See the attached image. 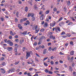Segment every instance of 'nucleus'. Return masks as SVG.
<instances>
[{
	"label": "nucleus",
	"instance_id": "nucleus-11",
	"mask_svg": "<svg viewBox=\"0 0 76 76\" xmlns=\"http://www.w3.org/2000/svg\"><path fill=\"white\" fill-rule=\"evenodd\" d=\"M27 34V31H24L22 33V34L24 35H26Z\"/></svg>",
	"mask_w": 76,
	"mask_h": 76
},
{
	"label": "nucleus",
	"instance_id": "nucleus-3",
	"mask_svg": "<svg viewBox=\"0 0 76 76\" xmlns=\"http://www.w3.org/2000/svg\"><path fill=\"white\" fill-rule=\"evenodd\" d=\"M35 29V31H36L35 33H37L39 31V30H38V26H36L34 27Z\"/></svg>",
	"mask_w": 76,
	"mask_h": 76
},
{
	"label": "nucleus",
	"instance_id": "nucleus-52",
	"mask_svg": "<svg viewBox=\"0 0 76 76\" xmlns=\"http://www.w3.org/2000/svg\"><path fill=\"white\" fill-rule=\"evenodd\" d=\"M37 45V42H35L34 43V45Z\"/></svg>",
	"mask_w": 76,
	"mask_h": 76
},
{
	"label": "nucleus",
	"instance_id": "nucleus-59",
	"mask_svg": "<svg viewBox=\"0 0 76 76\" xmlns=\"http://www.w3.org/2000/svg\"><path fill=\"white\" fill-rule=\"evenodd\" d=\"M34 7L35 8V9H37V5H35L34 6Z\"/></svg>",
	"mask_w": 76,
	"mask_h": 76
},
{
	"label": "nucleus",
	"instance_id": "nucleus-64",
	"mask_svg": "<svg viewBox=\"0 0 76 76\" xmlns=\"http://www.w3.org/2000/svg\"><path fill=\"white\" fill-rule=\"evenodd\" d=\"M72 34H76V33H75V32H72Z\"/></svg>",
	"mask_w": 76,
	"mask_h": 76
},
{
	"label": "nucleus",
	"instance_id": "nucleus-9",
	"mask_svg": "<svg viewBox=\"0 0 76 76\" xmlns=\"http://www.w3.org/2000/svg\"><path fill=\"white\" fill-rule=\"evenodd\" d=\"M74 54H75V52L73 50L72 51L70 52V55H71V56H73Z\"/></svg>",
	"mask_w": 76,
	"mask_h": 76
},
{
	"label": "nucleus",
	"instance_id": "nucleus-51",
	"mask_svg": "<svg viewBox=\"0 0 76 76\" xmlns=\"http://www.w3.org/2000/svg\"><path fill=\"white\" fill-rule=\"evenodd\" d=\"M15 38H18V35H16L15 36Z\"/></svg>",
	"mask_w": 76,
	"mask_h": 76
},
{
	"label": "nucleus",
	"instance_id": "nucleus-8",
	"mask_svg": "<svg viewBox=\"0 0 76 76\" xmlns=\"http://www.w3.org/2000/svg\"><path fill=\"white\" fill-rule=\"evenodd\" d=\"M10 35H12V36H14V35H16V33H15V32L13 33L12 31H10Z\"/></svg>",
	"mask_w": 76,
	"mask_h": 76
},
{
	"label": "nucleus",
	"instance_id": "nucleus-37",
	"mask_svg": "<svg viewBox=\"0 0 76 76\" xmlns=\"http://www.w3.org/2000/svg\"><path fill=\"white\" fill-rule=\"evenodd\" d=\"M40 31H41V32H44V28H42L40 30Z\"/></svg>",
	"mask_w": 76,
	"mask_h": 76
},
{
	"label": "nucleus",
	"instance_id": "nucleus-61",
	"mask_svg": "<svg viewBox=\"0 0 76 76\" xmlns=\"http://www.w3.org/2000/svg\"><path fill=\"white\" fill-rule=\"evenodd\" d=\"M70 44H71V45H73V42H70Z\"/></svg>",
	"mask_w": 76,
	"mask_h": 76
},
{
	"label": "nucleus",
	"instance_id": "nucleus-42",
	"mask_svg": "<svg viewBox=\"0 0 76 76\" xmlns=\"http://www.w3.org/2000/svg\"><path fill=\"white\" fill-rule=\"evenodd\" d=\"M12 38V36H10L9 37V39H11Z\"/></svg>",
	"mask_w": 76,
	"mask_h": 76
},
{
	"label": "nucleus",
	"instance_id": "nucleus-46",
	"mask_svg": "<svg viewBox=\"0 0 76 76\" xmlns=\"http://www.w3.org/2000/svg\"><path fill=\"white\" fill-rule=\"evenodd\" d=\"M15 41H16V42H19V39H16L15 40Z\"/></svg>",
	"mask_w": 76,
	"mask_h": 76
},
{
	"label": "nucleus",
	"instance_id": "nucleus-45",
	"mask_svg": "<svg viewBox=\"0 0 76 76\" xmlns=\"http://www.w3.org/2000/svg\"><path fill=\"white\" fill-rule=\"evenodd\" d=\"M62 37L63 38H66V37H67L66 36H62Z\"/></svg>",
	"mask_w": 76,
	"mask_h": 76
},
{
	"label": "nucleus",
	"instance_id": "nucleus-6",
	"mask_svg": "<svg viewBox=\"0 0 76 76\" xmlns=\"http://www.w3.org/2000/svg\"><path fill=\"white\" fill-rule=\"evenodd\" d=\"M34 14L29 13L28 14V17H29L30 16H31L32 17H34Z\"/></svg>",
	"mask_w": 76,
	"mask_h": 76
},
{
	"label": "nucleus",
	"instance_id": "nucleus-22",
	"mask_svg": "<svg viewBox=\"0 0 76 76\" xmlns=\"http://www.w3.org/2000/svg\"><path fill=\"white\" fill-rule=\"evenodd\" d=\"M25 12H27L28 11V7H26L25 9Z\"/></svg>",
	"mask_w": 76,
	"mask_h": 76
},
{
	"label": "nucleus",
	"instance_id": "nucleus-40",
	"mask_svg": "<svg viewBox=\"0 0 76 76\" xmlns=\"http://www.w3.org/2000/svg\"><path fill=\"white\" fill-rule=\"evenodd\" d=\"M54 49H52V51H54V50H57V48L55 47L53 48Z\"/></svg>",
	"mask_w": 76,
	"mask_h": 76
},
{
	"label": "nucleus",
	"instance_id": "nucleus-49",
	"mask_svg": "<svg viewBox=\"0 0 76 76\" xmlns=\"http://www.w3.org/2000/svg\"><path fill=\"white\" fill-rule=\"evenodd\" d=\"M23 51H25V48L23 47Z\"/></svg>",
	"mask_w": 76,
	"mask_h": 76
},
{
	"label": "nucleus",
	"instance_id": "nucleus-20",
	"mask_svg": "<svg viewBox=\"0 0 76 76\" xmlns=\"http://www.w3.org/2000/svg\"><path fill=\"white\" fill-rule=\"evenodd\" d=\"M45 71L46 73H48L49 71L48 70V69H45Z\"/></svg>",
	"mask_w": 76,
	"mask_h": 76
},
{
	"label": "nucleus",
	"instance_id": "nucleus-31",
	"mask_svg": "<svg viewBox=\"0 0 76 76\" xmlns=\"http://www.w3.org/2000/svg\"><path fill=\"white\" fill-rule=\"evenodd\" d=\"M63 20V17H61L60 18H59L58 21H60L61 20Z\"/></svg>",
	"mask_w": 76,
	"mask_h": 76
},
{
	"label": "nucleus",
	"instance_id": "nucleus-38",
	"mask_svg": "<svg viewBox=\"0 0 76 76\" xmlns=\"http://www.w3.org/2000/svg\"><path fill=\"white\" fill-rule=\"evenodd\" d=\"M72 24H73V23H72V22H70L68 24V25H72Z\"/></svg>",
	"mask_w": 76,
	"mask_h": 76
},
{
	"label": "nucleus",
	"instance_id": "nucleus-28",
	"mask_svg": "<svg viewBox=\"0 0 76 76\" xmlns=\"http://www.w3.org/2000/svg\"><path fill=\"white\" fill-rule=\"evenodd\" d=\"M66 35L68 37H70L71 36V35H70V34H66Z\"/></svg>",
	"mask_w": 76,
	"mask_h": 76
},
{
	"label": "nucleus",
	"instance_id": "nucleus-41",
	"mask_svg": "<svg viewBox=\"0 0 76 76\" xmlns=\"http://www.w3.org/2000/svg\"><path fill=\"white\" fill-rule=\"evenodd\" d=\"M50 64H52V65H53V64H54V62H53V61H51L50 62Z\"/></svg>",
	"mask_w": 76,
	"mask_h": 76
},
{
	"label": "nucleus",
	"instance_id": "nucleus-24",
	"mask_svg": "<svg viewBox=\"0 0 76 76\" xmlns=\"http://www.w3.org/2000/svg\"><path fill=\"white\" fill-rule=\"evenodd\" d=\"M35 17H33L31 19V20H32V21H34L35 20Z\"/></svg>",
	"mask_w": 76,
	"mask_h": 76
},
{
	"label": "nucleus",
	"instance_id": "nucleus-30",
	"mask_svg": "<svg viewBox=\"0 0 76 76\" xmlns=\"http://www.w3.org/2000/svg\"><path fill=\"white\" fill-rule=\"evenodd\" d=\"M73 75L74 76H76V72H73Z\"/></svg>",
	"mask_w": 76,
	"mask_h": 76
},
{
	"label": "nucleus",
	"instance_id": "nucleus-57",
	"mask_svg": "<svg viewBox=\"0 0 76 76\" xmlns=\"http://www.w3.org/2000/svg\"><path fill=\"white\" fill-rule=\"evenodd\" d=\"M2 66H4V65H5V63L4 62H3L2 63Z\"/></svg>",
	"mask_w": 76,
	"mask_h": 76
},
{
	"label": "nucleus",
	"instance_id": "nucleus-23",
	"mask_svg": "<svg viewBox=\"0 0 76 76\" xmlns=\"http://www.w3.org/2000/svg\"><path fill=\"white\" fill-rule=\"evenodd\" d=\"M67 4L68 6H70V1H67Z\"/></svg>",
	"mask_w": 76,
	"mask_h": 76
},
{
	"label": "nucleus",
	"instance_id": "nucleus-26",
	"mask_svg": "<svg viewBox=\"0 0 76 76\" xmlns=\"http://www.w3.org/2000/svg\"><path fill=\"white\" fill-rule=\"evenodd\" d=\"M49 74H50V75H52V74H53V72L51 71H49L48 72Z\"/></svg>",
	"mask_w": 76,
	"mask_h": 76
},
{
	"label": "nucleus",
	"instance_id": "nucleus-18",
	"mask_svg": "<svg viewBox=\"0 0 76 76\" xmlns=\"http://www.w3.org/2000/svg\"><path fill=\"white\" fill-rule=\"evenodd\" d=\"M44 16V15H42L40 17V19L41 20H42L43 19V17Z\"/></svg>",
	"mask_w": 76,
	"mask_h": 76
},
{
	"label": "nucleus",
	"instance_id": "nucleus-33",
	"mask_svg": "<svg viewBox=\"0 0 76 76\" xmlns=\"http://www.w3.org/2000/svg\"><path fill=\"white\" fill-rule=\"evenodd\" d=\"M4 59V57H2L0 58V60H1V61H3V60Z\"/></svg>",
	"mask_w": 76,
	"mask_h": 76
},
{
	"label": "nucleus",
	"instance_id": "nucleus-53",
	"mask_svg": "<svg viewBox=\"0 0 76 76\" xmlns=\"http://www.w3.org/2000/svg\"><path fill=\"white\" fill-rule=\"evenodd\" d=\"M39 47H37L36 48V50H38V49H39Z\"/></svg>",
	"mask_w": 76,
	"mask_h": 76
},
{
	"label": "nucleus",
	"instance_id": "nucleus-55",
	"mask_svg": "<svg viewBox=\"0 0 76 76\" xmlns=\"http://www.w3.org/2000/svg\"><path fill=\"white\" fill-rule=\"evenodd\" d=\"M4 2H5V0L2 1V2H1V3L3 4V3H4Z\"/></svg>",
	"mask_w": 76,
	"mask_h": 76
},
{
	"label": "nucleus",
	"instance_id": "nucleus-29",
	"mask_svg": "<svg viewBox=\"0 0 76 76\" xmlns=\"http://www.w3.org/2000/svg\"><path fill=\"white\" fill-rule=\"evenodd\" d=\"M75 64L73 62L72 63V67H74V66H75Z\"/></svg>",
	"mask_w": 76,
	"mask_h": 76
},
{
	"label": "nucleus",
	"instance_id": "nucleus-50",
	"mask_svg": "<svg viewBox=\"0 0 76 76\" xmlns=\"http://www.w3.org/2000/svg\"><path fill=\"white\" fill-rule=\"evenodd\" d=\"M34 37V36H32V37H31V40L32 41V39H33V38Z\"/></svg>",
	"mask_w": 76,
	"mask_h": 76
},
{
	"label": "nucleus",
	"instance_id": "nucleus-4",
	"mask_svg": "<svg viewBox=\"0 0 76 76\" xmlns=\"http://www.w3.org/2000/svg\"><path fill=\"white\" fill-rule=\"evenodd\" d=\"M7 50L9 51H11L13 50V48L12 47H9L7 48Z\"/></svg>",
	"mask_w": 76,
	"mask_h": 76
},
{
	"label": "nucleus",
	"instance_id": "nucleus-27",
	"mask_svg": "<svg viewBox=\"0 0 76 76\" xmlns=\"http://www.w3.org/2000/svg\"><path fill=\"white\" fill-rule=\"evenodd\" d=\"M53 11L56 12V11H57V8L56 7H54L53 8Z\"/></svg>",
	"mask_w": 76,
	"mask_h": 76
},
{
	"label": "nucleus",
	"instance_id": "nucleus-10",
	"mask_svg": "<svg viewBox=\"0 0 76 76\" xmlns=\"http://www.w3.org/2000/svg\"><path fill=\"white\" fill-rule=\"evenodd\" d=\"M64 25V22H61L59 23V25L60 26H62Z\"/></svg>",
	"mask_w": 76,
	"mask_h": 76
},
{
	"label": "nucleus",
	"instance_id": "nucleus-56",
	"mask_svg": "<svg viewBox=\"0 0 76 76\" xmlns=\"http://www.w3.org/2000/svg\"><path fill=\"white\" fill-rule=\"evenodd\" d=\"M18 63L19 62H16L14 64H15V65H17V64H18Z\"/></svg>",
	"mask_w": 76,
	"mask_h": 76
},
{
	"label": "nucleus",
	"instance_id": "nucleus-15",
	"mask_svg": "<svg viewBox=\"0 0 76 76\" xmlns=\"http://www.w3.org/2000/svg\"><path fill=\"white\" fill-rule=\"evenodd\" d=\"M46 52H47V49H45L43 50V54H46Z\"/></svg>",
	"mask_w": 76,
	"mask_h": 76
},
{
	"label": "nucleus",
	"instance_id": "nucleus-60",
	"mask_svg": "<svg viewBox=\"0 0 76 76\" xmlns=\"http://www.w3.org/2000/svg\"><path fill=\"white\" fill-rule=\"evenodd\" d=\"M15 53H17V48H16L14 50Z\"/></svg>",
	"mask_w": 76,
	"mask_h": 76
},
{
	"label": "nucleus",
	"instance_id": "nucleus-32",
	"mask_svg": "<svg viewBox=\"0 0 76 76\" xmlns=\"http://www.w3.org/2000/svg\"><path fill=\"white\" fill-rule=\"evenodd\" d=\"M44 66H48V65L47 64V63H46L45 62H44Z\"/></svg>",
	"mask_w": 76,
	"mask_h": 76
},
{
	"label": "nucleus",
	"instance_id": "nucleus-39",
	"mask_svg": "<svg viewBox=\"0 0 76 76\" xmlns=\"http://www.w3.org/2000/svg\"><path fill=\"white\" fill-rule=\"evenodd\" d=\"M64 10L65 12H66V10H67V9L66 7H64Z\"/></svg>",
	"mask_w": 76,
	"mask_h": 76
},
{
	"label": "nucleus",
	"instance_id": "nucleus-63",
	"mask_svg": "<svg viewBox=\"0 0 76 76\" xmlns=\"http://www.w3.org/2000/svg\"><path fill=\"white\" fill-rule=\"evenodd\" d=\"M33 70V68H30L29 69V70L32 71Z\"/></svg>",
	"mask_w": 76,
	"mask_h": 76
},
{
	"label": "nucleus",
	"instance_id": "nucleus-34",
	"mask_svg": "<svg viewBox=\"0 0 76 76\" xmlns=\"http://www.w3.org/2000/svg\"><path fill=\"white\" fill-rule=\"evenodd\" d=\"M49 51H51V50H52V48L51 47H50L49 48Z\"/></svg>",
	"mask_w": 76,
	"mask_h": 76
},
{
	"label": "nucleus",
	"instance_id": "nucleus-1",
	"mask_svg": "<svg viewBox=\"0 0 76 76\" xmlns=\"http://www.w3.org/2000/svg\"><path fill=\"white\" fill-rule=\"evenodd\" d=\"M54 29H55L56 32H57V31H58L59 32H60V31H61L60 28V27H57L56 28H53V31H54Z\"/></svg>",
	"mask_w": 76,
	"mask_h": 76
},
{
	"label": "nucleus",
	"instance_id": "nucleus-54",
	"mask_svg": "<svg viewBox=\"0 0 76 76\" xmlns=\"http://www.w3.org/2000/svg\"><path fill=\"white\" fill-rule=\"evenodd\" d=\"M60 55H63L64 54L63 53H61V52L59 53Z\"/></svg>",
	"mask_w": 76,
	"mask_h": 76
},
{
	"label": "nucleus",
	"instance_id": "nucleus-21",
	"mask_svg": "<svg viewBox=\"0 0 76 76\" xmlns=\"http://www.w3.org/2000/svg\"><path fill=\"white\" fill-rule=\"evenodd\" d=\"M65 34H66V33L64 31H63L61 33V35H65Z\"/></svg>",
	"mask_w": 76,
	"mask_h": 76
},
{
	"label": "nucleus",
	"instance_id": "nucleus-62",
	"mask_svg": "<svg viewBox=\"0 0 76 76\" xmlns=\"http://www.w3.org/2000/svg\"><path fill=\"white\" fill-rule=\"evenodd\" d=\"M41 24L42 25H44V21H42Z\"/></svg>",
	"mask_w": 76,
	"mask_h": 76
},
{
	"label": "nucleus",
	"instance_id": "nucleus-44",
	"mask_svg": "<svg viewBox=\"0 0 76 76\" xmlns=\"http://www.w3.org/2000/svg\"><path fill=\"white\" fill-rule=\"evenodd\" d=\"M4 41L5 43H7V39H5L4 40Z\"/></svg>",
	"mask_w": 76,
	"mask_h": 76
},
{
	"label": "nucleus",
	"instance_id": "nucleus-47",
	"mask_svg": "<svg viewBox=\"0 0 76 76\" xmlns=\"http://www.w3.org/2000/svg\"><path fill=\"white\" fill-rule=\"evenodd\" d=\"M73 58H73V57H72L71 58V60H72V61H73Z\"/></svg>",
	"mask_w": 76,
	"mask_h": 76
},
{
	"label": "nucleus",
	"instance_id": "nucleus-58",
	"mask_svg": "<svg viewBox=\"0 0 76 76\" xmlns=\"http://www.w3.org/2000/svg\"><path fill=\"white\" fill-rule=\"evenodd\" d=\"M41 47L43 49L44 48H45V46H44V45H42Z\"/></svg>",
	"mask_w": 76,
	"mask_h": 76
},
{
	"label": "nucleus",
	"instance_id": "nucleus-12",
	"mask_svg": "<svg viewBox=\"0 0 76 76\" xmlns=\"http://www.w3.org/2000/svg\"><path fill=\"white\" fill-rule=\"evenodd\" d=\"M23 41H24V40L23 39H21L20 40V44H22V43L23 42Z\"/></svg>",
	"mask_w": 76,
	"mask_h": 76
},
{
	"label": "nucleus",
	"instance_id": "nucleus-13",
	"mask_svg": "<svg viewBox=\"0 0 76 76\" xmlns=\"http://www.w3.org/2000/svg\"><path fill=\"white\" fill-rule=\"evenodd\" d=\"M69 71H70L71 72H72V71H73V69H72V67H71V66H70L69 67Z\"/></svg>",
	"mask_w": 76,
	"mask_h": 76
},
{
	"label": "nucleus",
	"instance_id": "nucleus-17",
	"mask_svg": "<svg viewBox=\"0 0 76 76\" xmlns=\"http://www.w3.org/2000/svg\"><path fill=\"white\" fill-rule=\"evenodd\" d=\"M47 26H48V24L47 23H45L44 26V27H45V28H46V27H47Z\"/></svg>",
	"mask_w": 76,
	"mask_h": 76
},
{
	"label": "nucleus",
	"instance_id": "nucleus-16",
	"mask_svg": "<svg viewBox=\"0 0 76 76\" xmlns=\"http://www.w3.org/2000/svg\"><path fill=\"white\" fill-rule=\"evenodd\" d=\"M18 27L20 29H22V27L21 26V25L20 24H18Z\"/></svg>",
	"mask_w": 76,
	"mask_h": 76
},
{
	"label": "nucleus",
	"instance_id": "nucleus-14",
	"mask_svg": "<svg viewBox=\"0 0 76 76\" xmlns=\"http://www.w3.org/2000/svg\"><path fill=\"white\" fill-rule=\"evenodd\" d=\"M13 71H14L13 69H11L8 71V73H10V72H13Z\"/></svg>",
	"mask_w": 76,
	"mask_h": 76
},
{
	"label": "nucleus",
	"instance_id": "nucleus-36",
	"mask_svg": "<svg viewBox=\"0 0 76 76\" xmlns=\"http://www.w3.org/2000/svg\"><path fill=\"white\" fill-rule=\"evenodd\" d=\"M32 66H35V63H33L32 64H31Z\"/></svg>",
	"mask_w": 76,
	"mask_h": 76
},
{
	"label": "nucleus",
	"instance_id": "nucleus-35",
	"mask_svg": "<svg viewBox=\"0 0 76 76\" xmlns=\"http://www.w3.org/2000/svg\"><path fill=\"white\" fill-rule=\"evenodd\" d=\"M15 22H18V19H17V18H15Z\"/></svg>",
	"mask_w": 76,
	"mask_h": 76
},
{
	"label": "nucleus",
	"instance_id": "nucleus-5",
	"mask_svg": "<svg viewBox=\"0 0 76 76\" xmlns=\"http://www.w3.org/2000/svg\"><path fill=\"white\" fill-rule=\"evenodd\" d=\"M55 25H56V22L54 21L53 22V23H50V26H52V27H53L54 26H55Z\"/></svg>",
	"mask_w": 76,
	"mask_h": 76
},
{
	"label": "nucleus",
	"instance_id": "nucleus-48",
	"mask_svg": "<svg viewBox=\"0 0 76 76\" xmlns=\"http://www.w3.org/2000/svg\"><path fill=\"white\" fill-rule=\"evenodd\" d=\"M1 72L2 73H5V70H3V71H1Z\"/></svg>",
	"mask_w": 76,
	"mask_h": 76
},
{
	"label": "nucleus",
	"instance_id": "nucleus-19",
	"mask_svg": "<svg viewBox=\"0 0 76 76\" xmlns=\"http://www.w3.org/2000/svg\"><path fill=\"white\" fill-rule=\"evenodd\" d=\"M49 12H50V10H48L46 11L45 12V14H48Z\"/></svg>",
	"mask_w": 76,
	"mask_h": 76
},
{
	"label": "nucleus",
	"instance_id": "nucleus-25",
	"mask_svg": "<svg viewBox=\"0 0 76 76\" xmlns=\"http://www.w3.org/2000/svg\"><path fill=\"white\" fill-rule=\"evenodd\" d=\"M10 46H12L13 45V43L12 42H10Z\"/></svg>",
	"mask_w": 76,
	"mask_h": 76
},
{
	"label": "nucleus",
	"instance_id": "nucleus-7",
	"mask_svg": "<svg viewBox=\"0 0 76 76\" xmlns=\"http://www.w3.org/2000/svg\"><path fill=\"white\" fill-rule=\"evenodd\" d=\"M50 39H53L54 40V39H56V37L55 36L51 35L50 36Z\"/></svg>",
	"mask_w": 76,
	"mask_h": 76
},
{
	"label": "nucleus",
	"instance_id": "nucleus-2",
	"mask_svg": "<svg viewBox=\"0 0 76 76\" xmlns=\"http://www.w3.org/2000/svg\"><path fill=\"white\" fill-rule=\"evenodd\" d=\"M31 52H29L26 53V59H28V58L30 57V56H31Z\"/></svg>",
	"mask_w": 76,
	"mask_h": 76
},
{
	"label": "nucleus",
	"instance_id": "nucleus-43",
	"mask_svg": "<svg viewBox=\"0 0 76 76\" xmlns=\"http://www.w3.org/2000/svg\"><path fill=\"white\" fill-rule=\"evenodd\" d=\"M48 58V57H47L46 58H45L43 59L44 61H45V60H47Z\"/></svg>",
	"mask_w": 76,
	"mask_h": 76
}]
</instances>
